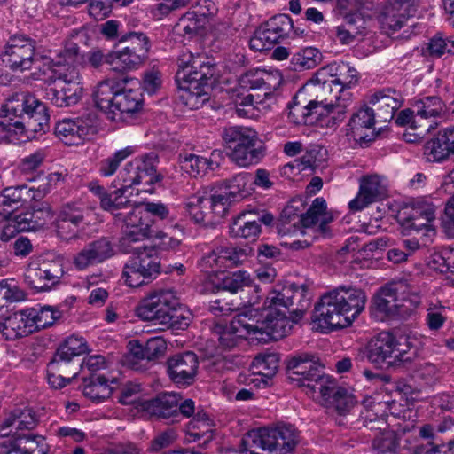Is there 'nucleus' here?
Instances as JSON below:
<instances>
[{"instance_id":"e433bc0d","label":"nucleus","mask_w":454,"mask_h":454,"mask_svg":"<svg viewBox=\"0 0 454 454\" xmlns=\"http://www.w3.org/2000/svg\"><path fill=\"white\" fill-rule=\"evenodd\" d=\"M109 380L104 375L91 373L83 378V395L93 403H98L109 398L114 388L108 384Z\"/></svg>"},{"instance_id":"c756f323","label":"nucleus","mask_w":454,"mask_h":454,"mask_svg":"<svg viewBox=\"0 0 454 454\" xmlns=\"http://www.w3.org/2000/svg\"><path fill=\"white\" fill-rule=\"evenodd\" d=\"M246 317L239 316L232 320L229 326L223 325L220 323H215L212 328L213 333L218 335L219 346L225 349L231 350L237 347L245 337L241 334V328L247 330L249 334V327L251 325L245 322Z\"/></svg>"},{"instance_id":"603ef678","label":"nucleus","mask_w":454,"mask_h":454,"mask_svg":"<svg viewBox=\"0 0 454 454\" xmlns=\"http://www.w3.org/2000/svg\"><path fill=\"white\" fill-rule=\"evenodd\" d=\"M82 60V54L79 45L74 41H67L64 49L58 54L56 59L51 60V69L59 67L61 66H74L81 64Z\"/></svg>"},{"instance_id":"a19ab883","label":"nucleus","mask_w":454,"mask_h":454,"mask_svg":"<svg viewBox=\"0 0 454 454\" xmlns=\"http://www.w3.org/2000/svg\"><path fill=\"white\" fill-rule=\"evenodd\" d=\"M55 135L67 145H79L87 135V128L80 121L65 119L56 124Z\"/></svg>"},{"instance_id":"338daca9","label":"nucleus","mask_w":454,"mask_h":454,"mask_svg":"<svg viewBox=\"0 0 454 454\" xmlns=\"http://www.w3.org/2000/svg\"><path fill=\"white\" fill-rule=\"evenodd\" d=\"M221 285L223 290L234 294L239 290H243L244 287H250L252 279L247 272L239 270L224 276L222 278Z\"/></svg>"},{"instance_id":"39448f33","label":"nucleus","mask_w":454,"mask_h":454,"mask_svg":"<svg viewBox=\"0 0 454 454\" xmlns=\"http://www.w3.org/2000/svg\"><path fill=\"white\" fill-rule=\"evenodd\" d=\"M150 48L145 34L130 31L121 36L116 50L107 54L106 61L114 71L136 69L148 59Z\"/></svg>"},{"instance_id":"4d7b16f0","label":"nucleus","mask_w":454,"mask_h":454,"mask_svg":"<svg viewBox=\"0 0 454 454\" xmlns=\"http://www.w3.org/2000/svg\"><path fill=\"white\" fill-rule=\"evenodd\" d=\"M322 61V54L316 48L308 47L301 52H297L292 58L294 69H310L317 67Z\"/></svg>"},{"instance_id":"4be33fe9","label":"nucleus","mask_w":454,"mask_h":454,"mask_svg":"<svg viewBox=\"0 0 454 454\" xmlns=\"http://www.w3.org/2000/svg\"><path fill=\"white\" fill-rule=\"evenodd\" d=\"M283 77L275 71L252 69L239 77V85L254 92H262L264 98L271 96L281 85Z\"/></svg>"},{"instance_id":"de8ad7c7","label":"nucleus","mask_w":454,"mask_h":454,"mask_svg":"<svg viewBox=\"0 0 454 454\" xmlns=\"http://www.w3.org/2000/svg\"><path fill=\"white\" fill-rule=\"evenodd\" d=\"M252 214V212H249L248 215H240L233 222L230 231L233 237H240L252 240H254L256 237H258L261 232V225L256 220L249 216Z\"/></svg>"},{"instance_id":"9b49d317","label":"nucleus","mask_w":454,"mask_h":454,"mask_svg":"<svg viewBox=\"0 0 454 454\" xmlns=\"http://www.w3.org/2000/svg\"><path fill=\"white\" fill-rule=\"evenodd\" d=\"M309 354L294 356L288 361L286 369L289 379L316 392L320 385L327 383L328 376L325 374L324 366L315 363Z\"/></svg>"},{"instance_id":"1a4fd4ad","label":"nucleus","mask_w":454,"mask_h":454,"mask_svg":"<svg viewBox=\"0 0 454 454\" xmlns=\"http://www.w3.org/2000/svg\"><path fill=\"white\" fill-rule=\"evenodd\" d=\"M406 289L405 281L391 282L381 287L372 299L375 311L387 318L406 315L420 303L419 296L414 294L410 300L412 308L407 306L404 295Z\"/></svg>"},{"instance_id":"69168bd1","label":"nucleus","mask_w":454,"mask_h":454,"mask_svg":"<svg viewBox=\"0 0 454 454\" xmlns=\"http://www.w3.org/2000/svg\"><path fill=\"white\" fill-rule=\"evenodd\" d=\"M121 216L123 221L122 226H129V229L133 228L134 225L153 228L154 220L148 212L144 211L143 206H136L130 212Z\"/></svg>"},{"instance_id":"680f3d73","label":"nucleus","mask_w":454,"mask_h":454,"mask_svg":"<svg viewBox=\"0 0 454 454\" xmlns=\"http://www.w3.org/2000/svg\"><path fill=\"white\" fill-rule=\"evenodd\" d=\"M347 27H350L351 33L356 36L367 34L370 29L372 18L365 14L364 6H360L357 12L347 16Z\"/></svg>"},{"instance_id":"412c9836","label":"nucleus","mask_w":454,"mask_h":454,"mask_svg":"<svg viewBox=\"0 0 454 454\" xmlns=\"http://www.w3.org/2000/svg\"><path fill=\"white\" fill-rule=\"evenodd\" d=\"M79 364L74 358L59 351L55 352L47 365L49 384L54 388H61L69 384L79 373Z\"/></svg>"},{"instance_id":"5701e85b","label":"nucleus","mask_w":454,"mask_h":454,"mask_svg":"<svg viewBox=\"0 0 454 454\" xmlns=\"http://www.w3.org/2000/svg\"><path fill=\"white\" fill-rule=\"evenodd\" d=\"M321 72L317 73L320 74ZM317 82L312 87L306 88L309 90L311 96L310 106H315L318 111L323 109H333V106H337L339 102L347 100L341 98L342 87H339L338 83H335L332 79L328 81L321 82L317 75Z\"/></svg>"},{"instance_id":"2eb2a0df","label":"nucleus","mask_w":454,"mask_h":454,"mask_svg":"<svg viewBox=\"0 0 454 454\" xmlns=\"http://www.w3.org/2000/svg\"><path fill=\"white\" fill-rule=\"evenodd\" d=\"M178 305V299L171 290H155L143 298L137 307L138 317L145 321H153L161 326L170 308Z\"/></svg>"},{"instance_id":"a211bd4d","label":"nucleus","mask_w":454,"mask_h":454,"mask_svg":"<svg viewBox=\"0 0 454 454\" xmlns=\"http://www.w3.org/2000/svg\"><path fill=\"white\" fill-rule=\"evenodd\" d=\"M167 372L172 382L178 386H191L198 372L199 359L192 351L176 353L167 359Z\"/></svg>"},{"instance_id":"9d476101","label":"nucleus","mask_w":454,"mask_h":454,"mask_svg":"<svg viewBox=\"0 0 454 454\" xmlns=\"http://www.w3.org/2000/svg\"><path fill=\"white\" fill-rule=\"evenodd\" d=\"M265 304L268 308L284 309L290 315L292 323H298L310 307V298L308 297L304 285L299 286L292 284L271 290L266 298Z\"/></svg>"},{"instance_id":"ea45409f","label":"nucleus","mask_w":454,"mask_h":454,"mask_svg":"<svg viewBox=\"0 0 454 454\" xmlns=\"http://www.w3.org/2000/svg\"><path fill=\"white\" fill-rule=\"evenodd\" d=\"M374 109L361 108L354 114L348 124V135H351L356 141H370L367 135L362 132L364 129H370L374 125Z\"/></svg>"},{"instance_id":"f8f14e48","label":"nucleus","mask_w":454,"mask_h":454,"mask_svg":"<svg viewBox=\"0 0 454 454\" xmlns=\"http://www.w3.org/2000/svg\"><path fill=\"white\" fill-rule=\"evenodd\" d=\"M269 309V312L262 320H257L255 325H251L249 327V335L264 343L285 338L291 333L294 324L290 315L287 316L288 313L284 309Z\"/></svg>"},{"instance_id":"6e6552de","label":"nucleus","mask_w":454,"mask_h":454,"mask_svg":"<svg viewBox=\"0 0 454 454\" xmlns=\"http://www.w3.org/2000/svg\"><path fill=\"white\" fill-rule=\"evenodd\" d=\"M411 106L412 111L415 112L412 127L416 132L404 133L403 137L408 143H417L437 127L436 119L443 117L447 109L444 102L437 96L414 100Z\"/></svg>"},{"instance_id":"aec40b11","label":"nucleus","mask_w":454,"mask_h":454,"mask_svg":"<svg viewBox=\"0 0 454 454\" xmlns=\"http://www.w3.org/2000/svg\"><path fill=\"white\" fill-rule=\"evenodd\" d=\"M85 220V209L79 203L68 202L62 205L55 220L59 237L67 240L78 237Z\"/></svg>"},{"instance_id":"473e14b6","label":"nucleus","mask_w":454,"mask_h":454,"mask_svg":"<svg viewBox=\"0 0 454 454\" xmlns=\"http://www.w3.org/2000/svg\"><path fill=\"white\" fill-rule=\"evenodd\" d=\"M122 236L119 240V249L121 252L139 251L145 248V241L153 237H160L157 230L150 227L122 226Z\"/></svg>"},{"instance_id":"f03ea898","label":"nucleus","mask_w":454,"mask_h":454,"mask_svg":"<svg viewBox=\"0 0 454 454\" xmlns=\"http://www.w3.org/2000/svg\"><path fill=\"white\" fill-rule=\"evenodd\" d=\"M177 67L175 77L177 88L191 95L207 94L216 81L215 65L204 56L184 52L177 59Z\"/></svg>"},{"instance_id":"13d9d810","label":"nucleus","mask_w":454,"mask_h":454,"mask_svg":"<svg viewBox=\"0 0 454 454\" xmlns=\"http://www.w3.org/2000/svg\"><path fill=\"white\" fill-rule=\"evenodd\" d=\"M155 159L154 155H145L143 159H136L139 164L137 184L144 183L152 185L160 179V175L156 173Z\"/></svg>"},{"instance_id":"72a5a7b5","label":"nucleus","mask_w":454,"mask_h":454,"mask_svg":"<svg viewBox=\"0 0 454 454\" xmlns=\"http://www.w3.org/2000/svg\"><path fill=\"white\" fill-rule=\"evenodd\" d=\"M1 331L7 340H15L31 334L35 331L27 309L17 311L7 317Z\"/></svg>"},{"instance_id":"e2e57ef3","label":"nucleus","mask_w":454,"mask_h":454,"mask_svg":"<svg viewBox=\"0 0 454 454\" xmlns=\"http://www.w3.org/2000/svg\"><path fill=\"white\" fill-rule=\"evenodd\" d=\"M207 200L210 209V214L214 223L223 218L229 211V207L232 204L227 195L221 192H215L210 196H207Z\"/></svg>"},{"instance_id":"b1692460","label":"nucleus","mask_w":454,"mask_h":454,"mask_svg":"<svg viewBox=\"0 0 454 454\" xmlns=\"http://www.w3.org/2000/svg\"><path fill=\"white\" fill-rule=\"evenodd\" d=\"M121 87L117 91L115 100V113L133 114L138 112L143 106V95L138 81L124 77L119 80Z\"/></svg>"},{"instance_id":"c9c22d12","label":"nucleus","mask_w":454,"mask_h":454,"mask_svg":"<svg viewBox=\"0 0 454 454\" xmlns=\"http://www.w3.org/2000/svg\"><path fill=\"white\" fill-rule=\"evenodd\" d=\"M395 90L387 89L372 96L370 103L374 106L378 116L387 121L393 119L395 113L401 107L402 101Z\"/></svg>"},{"instance_id":"8fccbe9b","label":"nucleus","mask_w":454,"mask_h":454,"mask_svg":"<svg viewBox=\"0 0 454 454\" xmlns=\"http://www.w3.org/2000/svg\"><path fill=\"white\" fill-rule=\"evenodd\" d=\"M252 180V175L249 173H241L229 180L225 191L222 192L227 195L230 200L234 203L243 200L249 195L247 184Z\"/></svg>"},{"instance_id":"bf43d9fd","label":"nucleus","mask_w":454,"mask_h":454,"mask_svg":"<svg viewBox=\"0 0 454 454\" xmlns=\"http://www.w3.org/2000/svg\"><path fill=\"white\" fill-rule=\"evenodd\" d=\"M139 164L133 160L129 162L119 173L117 182L120 187L116 190L117 193L123 195L127 190L135 184H137Z\"/></svg>"},{"instance_id":"37998d69","label":"nucleus","mask_w":454,"mask_h":454,"mask_svg":"<svg viewBox=\"0 0 454 454\" xmlns=\"http://www.w3.org/2000/svg\"><path fill=\"white\" fill-rule=\"evenodd\" d=\"M223 138L232 152L250 143H258L257 132L246 127H230L224 129Z\"/></svg>"},{"instance_id":"774afa93","label":"nucleus","mask_w":454,"mask_h":454,"mask_svg":"<svg viewBox=\"0 0 454 454\" xmlns=\"http://www.w3.org/2000/svg\"><path fill=\"white\" fill-rule=\"evenodd\" d=\"M326 205L325 200L317 198L305 214H301L298 219L300 224L304 228H309L319 222L320 216L325 215Z\"/></svg>"},{"instance_id":"5fc2aeb1","label":"nucleus","mask_w":454,"mask_h":454,"mask_svg":"<svg viewBox=\"0 0 454 454\" xmlns=\"http://www.w3.org/2000/svg\"><path fill=\"white\" fill-rule=\"evenodd\" d=\"M179 162L182 169L192 176L205 173L208 166L212 164V161L207 158L188 153L179 155Z\"/></svg>"},{"instance_id":"f3484780","label":"nucleus","mask_w":454,"mask_h":454,"mask_svg":"<svg viewBox=\"0 0 454 454\" xmlns=\"http://www.w3.org/2000/svg\"><path fill=\"white\" fill-rule=\"evenodd\" d=\"M416 14L387 0L378 12L377 20L380 27L388 35L399 31L409 32L415 27Z\"/></svg>"},{"instance_id":"f257e3e1","label":"nucleus","mask_w":454,"mask_h":454,"mask_svg":"<svg viewBox=\"0 0 454 454\" xmlns=\"http://www.w3.org/2000/svg\"><path fill=\"white\" fill-rule=\"evenodd\" d=\"M365 294L361 289L340 286L325 294L314 308L312 321L321 330L349 326L364 309Z\"/></svg>"},{"instance_id":"423d86ee","label":"nucleus","mask_w":454,"mask_h":454,"mask_svg":"<svg viewBox=\"0 0 454 454\" xmlns=\"http://www.w3.org/2000/svg\"><path fill=\"white\" fill-rule=\"evenodd\" d=\"M3 112L23 124L31 123L38 132L45 133L50 129V115L46 106L28 92L12 95L3 106Z\"/></svg>"},{"instance_id":"c85d7f7f","label":"nucleus","mask_w":454,"mask_h":454,"mask_svg":"<svg viewBox=\"0 0 454 454\" xmlns=\"http://www.w3.org/2000/svg\"><path fill=\"white\" fill-rule=\"evenodd\" d=\"M39 133L31 123L23 124L12 116L3 114L0 116V142L19 144L35 137Z\"/></svg>"},{"instance_id":"4468645a","label":"nucleus","mask_w":454,"mask_h":454,"mask_svg":"<svg viewBox=\"0 0 454 454\" xmlns=\"http://www.w3.org/2000/svg\"><path fill=\"white\" fill-rule=\"evenodd\" d=\"M53 77L48 78L45 89L46 98L58 107H67L77 104L82 94V87L68 78L66 73L52 69Z\"/></svg>"},{"instance_id":"4c0bfd02","label":"nucleus","mask_w":454,"mask_h":454,"mask_svg":"<svg viewBox=\"0 0 454 454\" xmlns=\"http://www.w3.org/2000/svg\"><path fill=\"white\" fill-rule=\"evenodd\" d=\"M123 253L131 254L132 257L129 261L139 270L145 271L148 277L155 278L159 275L160 266L155 246L145 244V248H141L139 251Z\"/></svg>"},{"instance_id":"a878e982","label":"nucleus","mask_w":454,"mask_h":454,"mask_svg":"<svg viewBox=\"0 0 454 454\" xmlns=\"http://www.w3.org/2000/svg\"><path fill=\"white\" fill-rule=\"evenodd\" d=\"M386 196L387 190L381 184L379 176H363L358 194L349 202L348 206L353 211L362 210L370 204L383 200Z\"/></svg>"},{"instance_id":"49530a36","label":"nucleus","mask_w":454,"mask_h":454,"mask_svg":"<svg viewBox=\"0 0 454 454\" xmlns=\"http://www.w3.org/2000/svg\"><path fill=\"white\" fill-rule=\"evenodd\" d=\"M257 144L250 143L231 152V159L240 167H248L258 163L264 155V148L262 145L256 146Z\"/></svg>"},{"instance_id":"f704fd0d","label":"nucleus","mask_w":454,"mask_h":454,"mask_svg":"<svg viewBox=\"0 0 454 454\" xmlns=\"http://www.w3.org/2000/svg\"><path fill=\"white\" fill-rule=\"evenodd\" d=\"M426 150L435 161L443 160L454 154V126L439 131L434 138L427 143Z\"/></svg>"},{"instance_id":"dca6fc26","label":"nucleus","mask_w":454,"mask_h":454,"mask_svg":"<svg viewBox=\"0 0 454 454\" xmlns=\"http://www.w3.org/2000/svg\"><path fill=\"white\" fill-rule=\"evenodd\" d=\"M35 43L31 38L15 35L10 37L3 55V61L12 70H28L35 60Z\"/></svg>"},{"instance_id":"0eeeda50","label":"nucleus","mask_w":454,"mask_h":454,"mask_svg":"<svg viewBox=\"0 0 454 454\" xmlns=\"http://www.w3.org/2000/svg\"><path fill=\"white\" fill-rule=\"evenodd\" d=\"M65 275V260L55 254L31 259L24 272V280L38 292H47L60 284Z\"/></svg>"},{"instance_id":"cd10ccee","label":"nucleus","mask_w":454,"mask_h":454,"mask_svg":"<svg viewBox=\"0 0 454 454\" xmlns=\"http://www.w3.org/2000/svg\"><path fill=\"white\" fill-rule=\"evenodd\" d=\"M181 395L176 393H160L154 398L144 401L140 408L151 417L169 419L178 416V402Z\"/></svg>"},{"instance_id":"7c9ffc66","label":"nucleus","mask_w":454,"mask_h":454,"mask_svg":"<svg viewBox=\"0 0 454 454\" xmlns=\"http://www.w3.org/2000/svg\"><path fill=\"white\" fill-rule=\"evenodd\" d=\"M119 80L109 78L98 83L94 92L96 106L103 111L111 121H116L115 100L117 91H120Z\"/></svg>"},{"instance_id":"20e7f679","label":"nucleus","mask_w":454,"mask_h":454,"mask_svg":"<svg viewBox=\"0 0 454 454\" xmlns=\"http://www.w3.org/2000/svg\"><path fill=\"white\" fill-rule=\"evenodd\" d=\"M366 356L373 364L382 366H401L411 364L417 356L406 338L397 339L388 332L380 333L366 347Z\"/></svg>"},{"instance_id":"393cba45","label":"nucleus","mask_w":454,"mask_h":454,"mask_svg":"<svg viewBox=\"0 0 454 454\" xmlns=\"http://www.w3.org/2000/svg\"><path fill=\"white\" fill-rule=\"evenodd\" d=\"M317 390L331 412L346 415L355 404L353 395H349L346 388L338 387L335 381L329 378L327 383L320 385Z\"/></svg>"},{"instance_id":"58836bf2","label":"nucleus","mask_w":454,"mask_h":454,"mask_svg":"<svg viewBox=\"0 0 454 454\" xmlns=\"http://www.w3.org/2000/svg\"><path fill=\"white\" fill-rule=\"evenodd\" d=\"M29 197L26 185L7 187L0 192V216L9 217Z\"/></svg>"},{"instance_id":"2f4dec72","label":"nucleus","mask_w":454,"mask_h":454,"mask_svg":"<svg viewBox=\"0 0 454 454\" xmlns=\"http://www.w3.org/2000/svg\"><path fill=\"white\" fill-rule=\"evenodd\" d=\"M288 117L296 125H307L312 123L311 116L317 114L322 116L323 111H318L315 106H310V98L307 96V89L303 87L294 97L289 104Z\"/></svg>"},{"instance_id":"a18cd8bd","label":"nucleus","mask_w":454,"mask_h":454,"mask_svg":"<svg viewBox=\"0 0 454 454\" xmlns=\"http://www.w3.org/2000/svg\"><path fill=\"white\" fill-rule=\"evenodd\" d=\"M186 209L191 218L198 223L210 224L214 223L211 217L210 209L207 196L200 193L194 194L188 199Z\"/></svg>"},{"instance_id":"0e129e2a","label":"nucleus","mask_w":454,"mask_h":454,"mask_svg":"<svg viewBox=\"0 0 454 454\" xmlns=\"http://www.w3.org/2000/svg\"><path fill=\"white\" fill-rule=\"evenodd\" d=\"M326 160V151L318 145H313L306 150L305 153L296 159V162H301L302 169L315 170L323 167V163Z\"/></svg>"},{"instance_id":"c03bdc74","label":"nucleus","mask_w":454,"mask_h":454,"mask_svg":"<svg viewBox=\"0 0 454 454\" xmlns=\"http://www.w3.org/2000/svg\"><path fill=\"white\" fill-rule=\"evenodd\" d=\"M188 434L192 441L205 437L204 444L213 439L214 423L203 411H198L188 423Z\"/></svg>"},{"instance_id":"09e8293b","label":"nucleus","mask_w":454,"mask_h":454,"mask_svg":"<svg viewBox=\"0 0 454 454\" xmlns=\"http://www.w3.org/2000/svg\"><path fill=\"white\" fill-rule=\"evenodd\" d=\"M12 441L13 448L20 454H46L48 450L44 443L45 439L39 435H18Z\"/></svg>"},{"instance_id":"052dcab7","label":"nucleus","mask_w":454,"mask_h":454,"mask_svg":"<svg viewBox=\"0 0 454 454\" xmlns=\"http://www.w3.org/2000/svg\"><path fill=\"white\" fill-rule=\"evenodd\" d=\"M372 447L377 454H395L398 449V442L395 433L387 429L380 434L373 435Z\"/></svg>"},{"instance_id":"6e6d98bb","label":"nucleus","mask_w":454,"mask_h":454,"mask_svg":"<svg viewBox=\"0 0 454 454\" xmlns=\"http://www.w3.org/2000/svg\"><path fill=\"white\" fill-rule=\"evenodd\" d=\"M278 357L276 354H265L257 356L253 363L254 372L267 380H270L278 369Z\"/></svg>"},{"instance_id":"864d4df0","label":"nucleus","mask_w":454,"mask_h":454,"mask_svg":"<svg viewBox=\"0 0 454 454\" xmlns=\"http://www.w3.org/2000/svg\"><path fill=\"white\" fill-rule=\"evenodd\" d=\"M280 40L281 37L274 31H271L270 27H266L265 24L262 28L255 31L249 41V45L255 51H264L271 49Z\"/></svg>"},{"instance_id":"bb28decb","label":"nucleus","mask_w":454,"mask_h":454,"mask_svg":"<svg viewBox=\"0 0 454 454\" xmlns=\"http://www.w3.org/2000/svg\"><path fill=\"white\" fill-rule=\"evenodd\" d=\"M114 254L111 241L100 238L89 243L74 259V264L78 270H84L94 263H100Z\"/></svg>"},{"instance_id":"79ce46f5","label":"nucleus","mask_w":454,"mask_h":454,"mask_svg":"<svg viewBox=\"0 0 454 454\" xmlns=\"http://www.w3.org/2000/svg\"><path fill=\"white\" fill-rule=\"evenodd\" d=\"M64 305L58 307L43 306L40 308L27 309V315L30 317L33 327L35 330L43 329L51 326L58 319L62 317L63 311L60 309Z\"/></svg>"},{"instance_id":"6ab92c4d","label":"nucleus","mask_w":454,"mask_h":454,"mask_svg":"<svg viewBox=\"0 0 454 454\" xmlns=\"http://www.w3.org/2000/svg\"><path fill=\"white\" fill-rule=\"evenodd\" d=\"M54 212L47 201L35 200L24 212L13 216L18 231L43 230L53 219Z\"/></svg>"},{"instance_id":"ddd939ff","label":"nucleus","mask_w":454,"mask_h":454,"mask_svg":"<svg viewBox=\"0 0 454 454\" xmlns=\"http://www.w3.org/2000/svg\"><path fill=\"white\" fill-rule=\"evenodd\" d=\"M436 206L427 198L411 200L398 213V217L406 229L435 231L433 222L436 218Z\"/></svg>"},{"instance_id":"3c124183","label":"nucleus","mask_w":454,"mask_h":454,"mask_svg":"<svg viewBox=\"0 0 454 454\" xmlns=\"http://www.w3.org/2000/svg\"><path fill=\"white\" fill-rule=\"evenodd\" d=\"M192 318L191 311L178 302V305L170 308L160 329L184 330L190 325Z\"/></svg>"},{"instance_id":"7ed1b4c3","label":"nucleus","mask_w":454,"mask_h":454,"mask_svg":"<svg viewBox=\"0 0 454 454\" xmlns=\"http://www.w3.org/2000/svg\"><path fill=\"white\" fill-rule=\"evenodd\" d=\"M298 442V432L291 425L262 427L246 434L241 441V452L260 454V450H264L270 454H293Z\"/></svg>"}]
</instances>
